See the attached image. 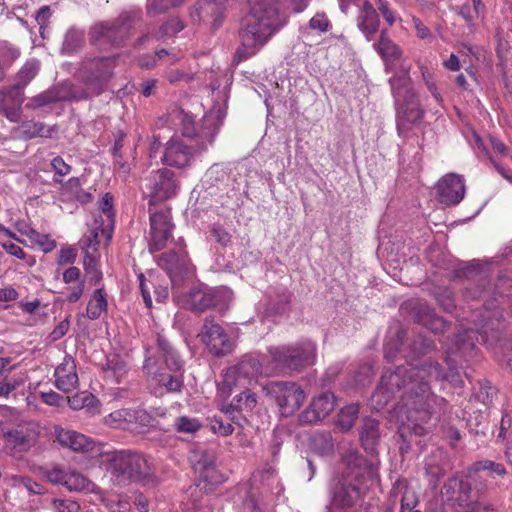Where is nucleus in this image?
<instances>
[{
	"instance_id": "nucleus-1",
	"label": "nucleus",
	"mask_w": 512,
	"mask_h": 512,
	"mask_svg": "<svg viewBox=\"0 0 512 512\" xmlns=\"http://www.w3.org/2000/svg\"><path fill=\"white\" fill-rule=\"evenodd\" d=\"M434 379H446L456 387L463 386L456 371L450 369L443 374L438 363L425 361L420 366H398L394 371L387 370L381 376L370 399L371 407L379 411L393 398H398L394 414L400 423V429L424 435L431 428L430 420L437 403V397L430 387V382Z\"/></svg>"
},
{
	"instance_id": "nucleus-2",
	"label": "nucleus",
	"mask_w": 512,
	"mask_h": 512,
	"mask_svg": "<svg viewBox=\"0 0 512 512\" xmlns=\"http://www.w3.org/2000/svg\"><path fill=\"white\" fill-rule=\"evenodd\" d=\"M225 116L226 111L224 108L221 106L213 108L205 114L201 126L196 128L193 117L184 112V110L174 109L170 112V121L174 125L181 127L184 137L195 139L196 144L192 147L179 139H171L167 142L164 149L161 158L163 163L176 168L189 166L194 157L193 150L197 153H201L206 151L209 145H212Z\"/></svg>"
},
{
	"instance_id": "nucleus-3",
	"label": "nucleus",
	"mask_w": 512,
	"mask_h": 512,
	"mask_svg": "<svg viewBox=\"0 0 512 512\" xmlns=\"http://www.w3.org/2000/svg\"><path fill=\"white\" fill-rule=\"evenodd\" d=\"M344 469L330 489V512H354L366 491L378 482L376 458L365 459L357 451H349L343 457Z\"/></svg>"
},
{
	"instance_id": "nucleus-4",
	"label": "nucleus",
	"mask_w": 512,
	"mask_h": 512,
	"mask_svg": "<svg viewBox=\"0 0 512 512\" xmlns=\"http://www.w3.org/2000/svg\"><path fill=\"white\" fill-rule=\"evenodd\" d=\"M248 3L250 11L242 19L239 32L241 45L235 53L238 62L255 55L283 26L275 0H248Z\"/></svg>"
},
{
	"instance_id": "nucleus-5",
	"label": "nucleus",
	"mask_w": 512,
	"mask_h": 512,
	"mask_svg": "<svg viewBox=\"0 0 512 512\" xmlns=\"http://www.w3.org/2000/svg\"><path fill=\"white\" fill-rule=\"evenodd\" d=\"M157 353L162 359L159 366L153 357H146L143 371L151 393L157 397L181 392L184 386V361L177 350L162 335L157 337Z\"/></svg>"
},
{
	"instance_id": "nucleus-6",
	"label": "nucleus",
	"mask_w": 512,
	"mask_h": 512,
	"mask_svg": "<svg viewBox=\"0 0 512 512\" xmlns=\"http://www.w3.org/2000/svg\"><path fill=\"white\" fill-rule=\"evenodd\" d=\"M104 462L111 482L118 487L142 483L154 475L152 459L138 451H113L104 455Z\"/></svg>"
},
{
	"instance_id": "nucleus-7",
	"label": "nucleus",
	"mask_w": 512,
	"mask_h": 512,
	"mask_svg": "<svg viewBox=\"0 0 512 512\" xmlns=\"http://www.w3.org/2000/svg\"><path fill=\"white\" fill-rule=\"evenodd\" d=\"M402 75L390 79L392 93L397 109V128L399 133L408 130L410 124L419 122L424 114L409 77L410 65L400 63Z\"/></svg>"
},
{
	"instance_id": "nucleus-8",
	"label": "nucleus",
	"mask_w": 512,
	"mask_h": 512,
	"mask_svg": "<svg viewBox=\"0 0 512 512\" xmlns=\"http://www.w3.org/2000/svg\"><path fill=\"white\" fill-rule=\"evenodd\" d=\"M284 487L272 466L253 476V484L243 501V512H273Z\"/></svg>"
},
{
	"instance_id": "nucleus-9",
	"label": "nucleus",
	"mask_w": 512,
	"mask_h": 512,
	"mask_svg": "<svg viewBox=\"0 0 512 512\" xmlns=\"http://www.w3.org/2000/svg\"><path fill=\"white\" fill-rule=\"evenodd\" d=\"M272 362L283 372L300 371L315 363L316 345L305 339L291 345L269 349Z\"/></svg>"
},
{
	"instance_id": "nucleus-10",
	"label": "nucleus",
	"mask_w": 512,
	"mask_h": 512,
	"mask_svg": "<svg viewBox=\"0 0 512 512\" xmlns=\"http://www.w3.org/2000/svg\"><path fill=\"white\" fill-rule=\"evenodd\" d=\"M364 0L359 7L356 18L357 27L368 41H371L379 31L380 17H383L389 27L401 18L392 8L388 0Z\"/></svg>"
},
{
	"instance_id": "nucleus-11",
	"label": "nucleus",
	"mask_w": 512,
	"mask_h": 512,
	"mask_svg": "<svg viewBox=\"0 0 512 512\" xmlns=\"http://www.w3.org/2000/svg\"><path fill=\"white\" fill-rule=\"evenodd\" d=\"M262 373V365L257 356L247 354L241 360L223 371L218 391L222 396H229L236 387H247L256 383Z\"/></svg>"
},
{
	"instance_id": "nucleus-12",
	"label": "nucleus",
	"mask_w": 512,
	"mask_h": 512,
	"mask_svg": "<svg viewBox=\"0 0 512 512\" xmlns=\"http://www.w3.org/2000/svg\"><path fill=\"white\" fill-rule=\"evenodd\" d=\"M139 17L140 11L123 12L111 23L101 22L95 24L90 30L91 42L100 48L119 45L128 34L131 23Z\"/></svg>"
},
{
	"instance_id": "nucleus-13",
	"label": "nucleus",
	"mask_w": 512,
	"mask_h": 512,
	"mask_svg": "<svg viewBox=\"0 0 512 512\" xmlns=\"http://www.w3.org/2000/svg\"><path fill=\"white\" fill-rule=\"evenodd\" d=\"M266 396L272 398L284 417L292 415L304 402V390L294 382H270L263 387Z\"/></svg>"
},
{
	"instance_id": "nucleus-14",
	"label": "nucleus",
	"mask_w": 512,
	"mask_h": 512,
	"mask_svg": "<svg viewBox=\"0 0 512 512\" xmlns=\"http://www.w3.org/2000/svg\"><path fill=\"white\" fill-rule=\"evenodd\" d=\"M115 63L116 57H97L82 62L79 70L80 77L93 94H100L111 79Z\"/></svg>"
},
{
	"instance_id": "nucleus-15",
	"label": "nucleus",
	"mask_w": 512,
	"mask_h": 512,
	"mask_svg": "<svg viewBox=\"0 0 512 512\" xmlns=\"http://www.w3.org/2000/svg\"><path fill=\"white\" fill-rule=\"evenodd\" d=\"M232 292L228 288H212L208 286L194 287L187 292L182 305L194 312H203L212 307L224 306L231 299Z\"/></svg>"
},
{
	"instance_id": "nucleus-16",
	"label": "nucleus",
	"mask_w": 512,
	"mask_h": 512,
	"mask_svg": "<svg viewBox=\"0 0 512 512\" xmlns=\"http://www.w3.org/2000/svg\"><path fill=\"white\" fill-rule=\"evenodd\" d=\"M145 190L150 204L174 197L178 190L174 172L165 168L151 172L146 178Z\"/></svg>"
},
{
	"instance_id": "nucleus-17",
	"label": "nucleus",
	"mask_w": 512,
	"mask_h": 512,
	"mask_svg": "<svg viewBox=\"0 0 512 512\" xmlns=\"http://www.w3.org/2000/svg\"><path fill=\"white\" fill-rule=\"evenodd\" d=\"M198 336L209 352L215 356H224L233 351L232 339L224 328L211 317L204 320Z\"/></svg>"
},
{
	"instance_id": "nucleus-18",
	"label": "nucleus",
	"mask_w": 512,
	"mask_h": 512,
	"mask_svg": "<svg viewBox=\"0 0 512 512\" xmlns=\"http://www.w3.org/2000/svg\"><path fill=\"white\" fill-rule=\"evenodd\" d=\"M158 265L167 271L171 281L176 283L184 276L193 274L194 267L184 250L182 238L175 243L173 251L163 253L159 256Z\"/></svg>"
},
{
	"instance_id": "nucleus-19",
	"label": "nucleus",
	"mask_w": 512,
	"mask_h": 512,
	"mask_svg": "<svg viewBox=\"0 0 512 512\" xmlns=\"http://www.w3.org/2000/svg\"><path fill=\"white\" fill-rule=\"evenodd\" d=\"M40 425L36 421H22L3 433L6 443L17 452H27L38 441Z\"/></svg>"
},
{
	"instance_id": "nucleus-20",
	"label": "nucleus",
	"mask_w": 512,
	"mask_h": 512,
	"mask_svg": "<svg viewBox=\"0 0 512 512\" xmlns=\"http://www.w3.org/2000/svg\"><path fill=\"white\" fill-rule=\"evenodd\" d=\"M149 251L156 252L165 248L174 230L169 210L155 211L150 214Z\"/></svg>"
},
{
	"instance_id": "nucleus-21",
	"label": "nucleus",
	"mask_w": 512,
	"mask_h": 512,
	"mask_svg": "<svg viewBox=\"0 0 512 512\" xmlns=\"http://www.w3.org/2000/svg\"><path fill=\"white\" fill-rule=\"evenodd\" d=\"M190 461L200 478L208 484L214 486L224 481L223 475L217 469L214 452L207 450L194 451L190 456Z\"/></svg>"
},
{
	"instance_id": "nucleus-22",
	"label": "nucleus",
	"mask_w": 512,
	"mask_h": 512,
	"mask_svg": "<svg viewBox=\"0 0 512 512\" xmlns=\"http://www.w3.org/2000/svg\"><path fill=\"white\" fill-rule=\"evenodd\" d=\"M437 194L442 204L457 205L465 195L464 179L453 173L445 175L437 184Z\"/></svg>"
},
{
	"instance_id": "nucleus-23",
	"label": "nucleus",
	"mask_w": 512,
	"mask_h": 512,
	"mask_svg": "<svg viewBox=\"0 0 512 512\" xmlns=\"http://www.w3.org/2000/svg\"><path fill=\"white\" fill-rule=\"evenodd\" d=\"M335 408V396L325 392L314 397L307 407L300 414L302 423H317L328 416Z\"/></svg>"
},
{
	"instance_id": "nucleus-24",
	"label": "nucleus",
	"mask_w": 512,
	"mask_h": 512,
	"mask_svg": "<svg viewBox=\"0 0 512 512\" xmlns=\"http://www.w3.org/2000/svg\"><path fill=\"white\" fill-rule=\"evenodd\" d=\"M55 385L65 392H71L78 386L76 363L71 355H65L63 361L55 369Z\"/></svg>"
},
{
	"instance_id": "nucleus-25",
	"label": "nucleus",
	"mask_w": 512,
	"mask_h": 512,
	"mask_svg": "<svg viewBox=\"0 0 512 512\" xmlns=\"http://www.w3.org/2000/svg\"><path fill=\"white\" fill-rule=\"evenodd\" d=\"M55 437L59 445L74 452H86L92 449L93 442L84 434L56 426Z\"/></svg>"
},
{
	"instance_id": "nucleus-26",
	"label": "nucleus",
	"mask_w": 512,
	"mask_h": 512,
	"mask_svg": "<svg viewBox=\"0 0 512 512\" xmlns=\"http://www.w3.org/2000/svg\"><path fill=\"white\" fill-rule=\"evenodd\" d=\"M149 416L144 410L123 408L111 412L104 418V424L114 429H126L132 423H144Z\"/></svg>"
},
{
	"instance_id": "nucleus-27",
	"label": "nucleus",
	"mask_w": 512,
	"mask_h": 512,
	"mask_svg": "<svg viewBox=\"0 0 512 512\" xmlns=\"http://www.w3.org/2000/svg\"><path fill=\"white\" fill-rule=\"evenodd\" d=\"M463 276L476 285V289H472L471 285L465 287V296L470 299H477L483 295L488 283L487 271L479 264H471L462 271Z\"/></svg>"
},
{
	"instance_id": "nucleus-28",
	"label": "nucleus",
	"mask_w": 512,
	"mask_h": 512,
	"mask_svg": "<svg viewBox=\"0 0 512 512\" xmlns=\"http://www.w3.org/2000/svg\"><path fill=\"white\" fill-rule=\"evenodd\" d=\"M373 47L385 61L387 70H392L396 62L401 60L400 48L386 36V31L381 32L378 42L374 43Z\"/></svg>"
},
{
	"instance_id": "nucleus-29",
	"label": "nucleus",
	"mask_w": 512,
	"mask_h": 512,
	"mask_svg": "<svg viewBox=\"0 0 512 512\" xmlns=\"http://www.w3.org/2000/svg\"><path fill=\"white\" fill-rule=\"evenodd\" d=\"M223 13V5L216 0H204L197 3L196 8L191 13L193 21H201L206 19L213 20V26L217 27Z\"/></svg>"
},
{
	"instance_id": "nucleus-30",
	"label": "nucleus",
	"mask_w": 512,
	"mask_h": 512,
	"mask_svg": "<svg viewBox=\"0 0 512 512\" xmlns=\"http://www.w3.org/2000/svg\"><path fill=\"white\" fill-rule=\"evenodd\" d=\"M379 423L372 418H365L360 432V440L364 449L371 454V458H376L374 453L379 441Z\"/></svg>"
},
{
	"instance_id": "nucleus-31",
	"label": "nucleus",
	"mask_w": 512,
	"mask_h": 512,
	"mask_svg": "<svg viewBox=\"0 0 512 512\" xmlns=\"http://www.w3.org/2000/svg\"><path fill=\"white\" fill-rule=\"evenodd\" d=\"M391 493L395 498H399L402 512H412L418 502L415 489L405 479L398 480L394 484Z\"/></svg>"
},
{
	"instance_id": "nucleus-32",
	"label": "nucleus",
	"mask_w": 512,
	"mask_h": 512,
	"mask_svg": "<svg viewBox=\"0 0 512 512\" xmlns=\"http://www.w3.org/2000/svg\"><path fill=\"white\" fill-rule=\"evenodd\" d=\"M99 210L104 217L101 222V234L109 242L112 238L115 217L113 196L110 193H106L100 200Z\"/></svg>"
},
{
	"instance_id": "nucleus-33",
	"label": "nucleus",
	"mask_w": 512,
	"mask_h": 512,
	"mask_svg": "<svg viewBox=\"0 0 512 512\" xmlns=\"http://www.w3.org/2000/svg\"><path fill=\"white\" fill-rule=\"evenodd\" d=\"M107 307V295L103 288H98L88 301L85 316L90 320H96L100 318L103 312H106Z\"/></svg>"
},
{
	"instance_id": "nucleus-34",
	"label": "nucleus",
	"mask_w": 512,
	"mask_h": 512,
	"mask_svg": "<svg viewBox=\"0 0 512 512\" xmlns=\"http://www.w3.org/2000/svg\"><path fill=\"white\" fill-rule=\"evenodd\" d=\"M418 322L433 332H441L446 327V321L437 316L428 306H421L417 312Z\"/></svg>"
},
{
	"instance_id": "nucleus-35",
	"label": "nucleus",
	"mask_w": 512,
	"mask_h": 512,
	"mask_svg": "<svg viewBox=\"0 0 512 512\" xmlns=\"http://www.w3.org/2000/svg\"><path fill=\"white\" fill-rule=\"evenodd\" d=\"M311 449L320 456L334 453V440L328 432H318L311 437Z\"/></svg>"
},
{
	"instance_id": "nucleus-36",
	"label": "nucleus",
	"mask_w": 512,
	"mask_h": 512,
	"mask_svg": "<svg viewBox=\"0 0 512 512\" xmlns=\"http://www.w3.org/2000/svg\"><path fill=\"white\" fill-rule=\"evenodd\" d=\"M21 130L23 135L28 139L35 137L50 138L56 131L55 127H46L43 123L35 121L23 122L21 125Z\"/></svg>"
},
{
	"instance_id": "nucleus-37",
	"label": "nucleus",
	"mask_w": 512,
	"mask_h": 512,
	"mask_svg": "<svg viewBox=\"0 0 512 512\" xmlns=\"http://www.w3.org/2000/svg\"><path fill=\"white\" fill-rule=\"evenodd\" d=\"M471 470L474 472H486L490 478H503L507 474V470L502 464L488 459L474 462Z\"/></svg>"
},
{
	"instance_id": "nucleus-38",
	"label": "nucleus",
	"mask_w": 512,
	"mask_h": 512,
	"mask_svg": "<svg viewBox=\"0 0 512 512\" xmlns=\"http://www.w3.org/2000/svg\"><path fill=\"white\" fill-rule=\"evenodd\" d=\"M69 491L82 492L93 491L94 484L83 474L71 471L67 474L65 485Z\"/></svg>"
},
{
	"instance_id": "nucleus-39",
	"label": "nucleus",
	"mask_w": 512,
	"mask_h": 512,
	"mask_svg": "<svg viewBox=\"0 0 512 512\" xmlns=\"http://www.w3.org/2000/svg\"><path fill=\"white\" fill-rule=\"evenodd\" d=\"M358 414L359 407L357 404H350L343 407L338 413L337 426L344 431L351 429L358 417Z\"/></svg>"
},
{
	"instance_id": "nucleus-40",
	"label": "nucleus",
	"mask_w": 512,
	"mask_h": 512,
	"mask_svg": "<svg viewBox=\"0 0 512 512\" xmlns=\"http://www.w3.org/2000/svg\"><path fill=\"white\" fill-rule=\"evenodd\" d=\"M96 397L87 391L76 393L72 397H68V405L73 410H81L83 408H93L97 406Z\"/></svg>"
},
{
	"instance_id": "nucleus-41",
	"label": "nucleus",
	"mask_w": 512,
	"mask_h": 512,
	"mask_svg": "<svg viewBox=\"0 0 512 512\" xmlns=\"http://www.w3.org/2000/svg\"><path fill=\"white\" fill-rule=\"evenodd\" d=\"M184 0H147L146 12L149 16L164 13L170 8L182 4Z\"/></svg>"
},
{
	"instance_id": "nucleus-42",
	"label": "nucleus",
	"mask_w": 512,
	"mask_h": 512,
	"mask_svg": "<svg viewBox=\"0 0 512 512\" xmlns=\"http://www.w3.org/2000/svg\"><path fill=\"white\" fill-rule=\"evenodd\" d=\"M234 402L237 411H252L257 405V396L250 390L245 389L234 397Z\"/></svg>"
},
{
	"instance_id": "nucleus-43",
	"label": "nucleus",
	"mask_w": 512,
	"mask_h": 512,
	"mask_svg": "<svg viewBox=\"0 0 512 512\" xmlns=\"http://www.w3.org/2000/svg\"><path fill=\"white\" fill-rule=\"evenodd\" d=\"M99 236L103 238L101 234V224L98 225V221L95 220V226L92 228L90 234L83 239V250L87 251V249H89L91 252H97L100 243ZM104 239L106 240L105 237Z\"/></svg>"
},
{
	"instance_id": "nucleus-44",
	"label": "nucleus",
	"mask_w": 512,
	"mask_h": 512,
	"mask_svg": "<svg viewBox=\"0 0 512 512\" xmlns=\"http://www.w3.org/2000/svg\"><path fill=\"white\" fill-rule=\"evenodd\" d=\"M175 426L178 432L195 433L202 425L197 418L181 416L176 420Z\"/></svg>"
},
{
	"instance_id": "nucleus-45",
	"label": "nucleus",
	"mask_w": 512,
	"mask_h": 512,
	"mask_svg": "<svg viewBox=\"0 0 512 512\" xmlns=\"http://www.w3.org/2000/svg\"><path fill=\"white\" fill-rule=\"evenodd\" d=\"M22 98H15L12 95V100L5 104V108L1 112H4L7 119L11 122H16L20 118Z\"/></svg>"
},
{
	"instance_id": "nucleus-46",
	"label": "nucleus",
	"mask_w": 512,
	"mask_h": 512,
	"mask_svg": "<svg viewBox=\"0 0 512 512\" xmlns=\"http://www.w3.org/2000/svg\"><path fill=\"white\" fill-rule=\"evenodd\" d=\"M40 68V63L38 60L32 59L25 63V65L19 71V78L23 81V84L26 85L29 81H31L36 74L38 73Z\"/></svg>"
},
{
	"instance_id": "nucleus-47",
	"label": "nucleus",
	"mask_w": 512,
	"mask_h": 512,
	"mask_svg": "<svg viewBox=\"0 0 512 512\" xmlns=\"http://www.w3.org/2000/svg\"><path fill=\"white\" fill-rule=\"evenodd\" d=\"M210 429L214 434L226 437L233 433L234 428L231 423L224 422L222 418L214 416L210 419Z\"/></svg>"
},
{
	"instance_id": "nucleus-48",
	"label": "nucleus",
	"mask_w": 512,
	"mask_h": 512,
	"mask_svg": "<svg viewBox=\"0 0 512 512\" xmlns=\"http://www.w3.org/2000/svg\"><path fill=\"white\" fill-rule=\"evenodd\" d=\"M184 25L178 19H170L165 24H163L159 30V33L156 36L157 40H160L165 37H170L181 30H183Z\"/></svg>"
},
{
	"instance_id": "nucleus-49",
	"label": "nucleus",
	"mask_w": 512,
	"mask_h": 512,
	"mask_svg": "<svg viewBox=\"0 0 512 512\" xmlns=\"http://www.w3.org/2000/svg\"><path fill=\"white\" fill-rule=\"evenodd\" d=\"M83 37L84 34L80 30H68L63 42L64 49H66L67 51L75 50L82 43Z\"/></svg>"
},
{
	"instance_id": "nucleus-50",
	"label": "nucleus",
	"mask_w": 512,
	"mask_h": 512,
	"mask_svg": "<svg viewBox=\"0 0 512 512\" xmlns=\"http://www.w3.org/2000/svg\"><path fill=\"white\" fill-rule=\"evenodd\" d=\"M51 167L55 172V182H62L61 178L68 175L71 172V166L68 165L60 156H57L52 159Z\"/></svg>"
},
{
	"instance_id": "nucleus-51",
	"label": "nucleus",
	"mask_w": 512,
	"mask_h": 512,
	"mask_svg": "<svg viewBox=\"0 0 512 512\" xmlns=\"http://www.w3.org/2000/svg\"><path fill=\"white\" fill-rule=\"evenodd\" d=\"M436 299L439 305L447 312H451L455 308L452 292L448 288H439L436 292Z\"/></svg>"
},
{
	"instance_id": "nucleus-52",
	"label": "nucleus",
	"mask_w": 512,
	"mask_h": 512,
	"mask_svg": "<svg viewBox=\"0 0 512 512\" xmlns=\"http://www.w3.org/2000/svg\"><path fill=\"white\" fill-rule=\"evenodd\" d=\"M53 508L56 512H79L80 505L78 502L71 499H55L52 502Z\"/></svg>"
},
{
	"instance_id": "nucleus-53",
	"label": "nucleus",
	"mask_w": 512,
	"mask_h": 512,
	"mask_svg": "<svg viewBox=\"0 0 512 512\" xmlns=\"http://www.w3.org/2000/svg\"><path fill=\"white\" fill-rule=\"evenodd\" d=\"M309 27L312 30H318L319 32H326L330 27V21L323 13H317L309 21Z\"/></svg>"
},
{
	"instance_id": "nucleus-54",
	"label": "nucleus",
	"mask_w": 512,
	"mask_h": 512,
	"mask_svg": "<svg viewBox=\"0 0 512 512\" xmlns=\"http://www.w3.org/2000/svg\"><path fill=\"white\" fill-rule=\"evenodd\" d=\"M412 23L418 38L429 42L432 41L433 36L430 29L419 18L413 16Z\"/></svg>"
},
{
	"instance_id": "nucleus-55",
	"label": "nucleus",
	"mask_w": 512,
	"mask_h": 512,
	"mask_svg": "<svg viewBox=\"0 0 512 512\" xmlns=\"http://www.w3.org/2000/svg\"><path fill=\"white\" fill-rule=\"evenodd\" d=\"M69 326H70V323H69L68 319H64V320L60 321L55 326V328L52 330V332L49 334V337H48L49 340L51 342H55V341H58L59 339H61L62 337H64L69 330Z\"/></svg>"
},
{
	"instance_id": "nucleus-56",
	"label": "nucleus",
	"mask_w": 512,
	"mask_h": 512,
	"mask_svg": "<svg viewBox=\"0 0 512 512\" xmlns=\"http://www.w3.org/2000/svg\"><path fill=\"white\" fill-rule=\"evenodd\" d=\"M67 474L68 473L64 472L63 470L55 468L46 471L45 478L52 484H62L64 486Z\"/></svg>"
},
{
	"instance_id": "nucleus-57",
	"label": "nucleus",
	"mask_w": 512,
	"mask_h": 512,
	"mask_svg": "<svg viewBox=\"0 0 512 512\" xmlns=\"http://www.w3.org/2000/svg\"><path fill=\"white\" fill-rule=\"evenodd\" d=\"M211 233L216 241L222 246H227L231 242L230 233L219 225H214L211 229Z\"/></svg>"
},
{
	"instance_id": "nucleus-58",
	"label": "nucleus",
	"mask_w": 512,
	"mask_h": 512,
	"mask_svg": "<svg viewBox=\"0 0 512 512\" xmlns=\"http://www.w3.org/2000/svg\"><path fill=\"white\" fill-rule=\"evenodd\" d=\"M426 474L429 477V481L431 484H436L440 477L443 476L444 472L443 469L438 466L434 465L430 460L426 461Z\"/></svg>"
},
{
	"instance_id": "nucleus-59",
	"label": "nucleus",
	"mask_w": 512,
	"mask_h": 512,
	"mask_svg": "<svg viewBox=\"0 0 512 512\" xmlns=\"http://www.w3.org/2000/svg\"><path fill=\"white\" fill-rule=\"evenodd\" d=\"M32 241L37 243L44 252H50L56 247V242L50 239L49 236L37 232V236H33Z\"/></svg>"
},
{
	"instance_id": "nucleus-60",
	"label": "nucleus",
	"mask_w": 512,
	"mask_h": 512,
	"mask_svg": "<svg viewBox=\"0 0 512 512\" xmlns=\"http://www.w3.org/2000/svg\"><path fill=\"white\" fill-rule=\"evenodd\" d=\"M55 100L56 99L50 93H42L32 98L31 101L27 104V107L35 109L48 105Z\"/></svg>"
},
{
	"instance_id": "nucleus-61",
	"label": "nucleus",
	"mask_w": 512,
	"mask_h": 512,
	"mask_svg": "<svg viewBox=\"0 0 512 512\" xmlns=\"http://www.w3.org/2000/svg\"><path fill=\"white\" fill-rule=\"evenodd\" d=\"M167 79L170 83L176 84L178 82H190L193 79V75L187 74L181 70H171L167 73Z\"/></svg>"
},
{
	"instance_id": "nucleus-62",
	"label": "nucleus",
	"mask_w": 512,
	"mask_h": 512,
	"mask_svg": "<svg viewBox=\"0 0 512 512\" xmlns=\"http://www.w3.org/2000/svg\"><path fill=\"white\" fill-rule=\"evenodd\" d=\"M76 259V253L73 248H65L59 251L57 263L59 265L72 264Z\"/></svg>"
},
{
	"instance_id": "nucleus-63",
	"label": "nucleus",
	"mask_w": 512,
	"mask_h": 512,
	"mask_svg": "<svg viewBox=\"0 0 512 512\" xmlns=\"http://www.w3.org/2000/svg\"><path fill=\"white\" fill-rule=\"evenodd\" d=\"M114 166L122 177H126L130 173L131 164L124 161L121 154H116V156H114Z\"/></svg>"
},
{
	"instance_id": "nucleus-64",
	"label": "nucleus",
	"mask_w": 512,
	"mask_h": 512,
	"mask_svg": "<svg viewBox=\"0 0 512 512\" xmlns=\"http://www.w3.org/2000/svg\"><path fill=\"white\" fill-rule=\"evenodd\" d=\"M98 265V254L97 252H91L89 249L84 251L83 266L85 271L93 270Z\"/></svg>"
}]
</instances>
